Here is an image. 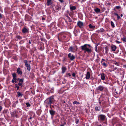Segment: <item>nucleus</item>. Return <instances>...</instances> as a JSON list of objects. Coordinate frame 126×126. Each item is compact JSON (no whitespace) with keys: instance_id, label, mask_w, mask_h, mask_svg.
<instances>
[{"instance_id":"obj_15","label":"nucleus","mask_w":126,"mask_h":126,"mask_svg":"<svg viewBox=\"0 0 126 126\" xmlns=\"http://www.w3.org/2000/svg\"><path fill=\"white\" fill-rule=\"evenodd\" d=\"M70 8L71 10H75L76 9V7L75 6H70Z\"/></svg>"},{"instance_id":"obj_58","label":"nucleus","mask_w":126,"mask_h":126,"mask_svg":"<svg viewBox=\"0 0 126 126\" xmlns=\"http://www.w3.org/2000/svg\"><path fill=\"white\" fill-rule=\"evenodd\" d=\"M65 103V101H64V103Z\"/></svg>"},{"instance_id":"obj_14","label":"nucleus","mask_w":126,"mask_h":126,"mask_svg":"<svg viewBox=\"0 0 126 126\" xmlns=\"http://www.w3.org/2000/svg\"><path fill=\"white\" fill-rule=\"evenodd\" d=\"M101 79L102 80H104L105 79V77L104 74L103 73L101 74Z\"/></svg>"},{"instance_id":"obj_57","label":"nucleus","mask_w":126,"mask_h":126,"mask_svg":"<svg viewBox=\"0 0 126 126\" xmlns=\"http://www.w3.org/2000/svg\"><path fill=\"white\" fill-rule=\"evenodd\" d=\"M116 93L117 94V92H116Z\"/></svg>"},{"instance_id":"obj_28","label":"nucleus","mask_w":126,"mask_h":126,"mask_svg":"<svg viewBox=\"0 0 126 126\" xmlns=\"http://www.w3.org/2000/svg\"><path fill=\"white\" fill-rule=\"evenodd\" d=\"M15 87L16 88H17V90H18L19 89V87L17 85V84H15Z\"/></svg>"},{"instance_id":"obj_35","label":"nucleus","mask_w":126,"mask_h":126,"mask_svg":"<svg viewBox=\"0 0 126 126\" xmlns=\"http://www.w3.org/2000/svg\"><path fill=\"white\" fill-rule=\"evenodd\" d=\"M19 81L21 82H22L23 81V80L22 79H21L19 80Z\"/></svg>"},{"instance_id":"obj_60","label":"nucleus","mask_w":126,"mask_h":126,"mask_svg":"<svg viewBox=\"0 0 126 126\" xmlns=\"http://www.w3.org/2000/svg\"><path fill=\"white\" fill-rule=\"evenodd\" d=\"M30 119H31V118H30Z\"/></svg>"},{"instance_id":"obj_43","label":"nucleus","mask_w":126,"mask_h":126,"mask_svg":"<svg viewBox=\"0 0 126 126\" xmlns=\"http://www.w3.org/2000/svg\"><path fill=\"white\" fill-rule=\"evenodd\" d=\"M116 42H117V43H118V44L120 43V42H119L118 41H116Z\"/></svg>"},{"instance_id":"obj_54","label":"nucleus","mask_w":126,"mask_h":126,"mask_svg":"<svg viewBox=\"0 0 126 126\" xmlns=\"http://www.w3.org/2000/svg\"><path fill=\"white\" fill-rule=\"evenodd\" d=\"M120 16L121 17H122L123 16V15L122 14H121Z\"/></svg>"},{"instance_id":"obj_22","label":"nucleus","mask_w":126,"mask_h":126,"mask_svg":"<svg viewBox=\"0 0 126 126\" xmlns=\"http://www.w3.org/2000/svg\"><path fill=\"white\" fill-rule=\"evenodd\" d=\"M95 110H100V107H96L95 108Z\"/></svg>"},{"instance_id":"obj_30","label":"nucleus","mask_w":126,"mask_h":126,"mask_svg":"<svg viewBox=\"0 0 126 126\" xmlns=\"http://www.w3.org/2000/svg\"><path fill=\"white\" fill-rule=\"evenodd\" d=\"M97 45H96L95 46V50L96 52H97Z\"/></svg>"},{"instance_id":"obj_7","label":"nucleus","mask_w":126,"mask_h":126,"mask_svg":"<svg viewBox=\"0 0 126 126\" xmlns=\"http://www.w3.org/2000/svg\"><path fill=\"white\" fill-rule=\"evenodd\" d=\"M104 88V87L103 86L101 85L99 86L97 88V90L100 91H102Z\"/></svg>"},{"instance_id":"obj_41","label":"nucleus","mask_w":126,"mask_h":126,"mask_svg":"<svg viewBox=\"0 0 126 126\" xmlns=\"http://www.w3.org/2000/svg\"><path fill=\"white\" fill-rule=\"evenodd\" d=\"M60 2L62 3L63 2V0H59Z\"/></svg>"},{"instance_id":"obj_45","label":"nucleus","mask_w":126,"mask_h":126,"mask_svg":"<svg viewBox=\"0 0 126 126\" xmlns=\"http://www.w3.org/2000/svg\"><path fill=\"white\" fill-rule=\"evenodd\" d=\"M68 75L69 76H71V74L70 73H69L68 74Z\"/></svg>"},{"instance_id":"obj_50","label":"nucleus","mask_w":126,"mask_h":126,"mask_svg":"<svg viewBox=\"0 0 126 126\" xmlns=\"http://www.w3.org/2000/svg\"><path fill=\"white\" fill-rule=\"evenodd\" d=\"M124 67H125L126 68V65H124Z\"/></svg>"},{"instance_id":"obj_26","label":"nucleus","mask_w":126,"mask_h":126,"mask_svg":"<svg viewBox=\"0 0 126 126\" xmlns=\"http://www.w3.org/2000/svg\"><path fill=\"white\" fill-rule=\"evenodd\" d=\"M16 38L19 39H21L22 38V37L19 36H16Z\"/></svg>"},{"instance_id":"obj_12","label":"nucleus","mask_w":126,"mask_h":126,"mask_svg":"<svg viewBox=\"0 0 126 126\" xmlns=\"http://www.w3.org/2000/svg\"><path fill=\"white\" fill-rule=\"evenodd\" d=\"M111 47L112 51H115L116 49L117 48L116 46L114 45L111 46Z\"/></svg>"},{"instance_id":"obj_10","label":"nucleus","mask_w":126,"mask_h":126,"mask_svg":"<svg viewBox=\"0 0 126 126\" xmlns=\"http://www.w3.org/2000/svg\"><path fill=\"white\" fill-rule=\"evenodd\" d=\"M17 73L21 75L22 74V72L21 70L20 69V68H17Z\"/></svg>"},{"instance_id":"obj_61","label":"nucleus","mask_w":126,"mask_h":126,"mask_svg":"<svg viewBox=\"0 0 126 126\" xmlns=\"http://www.w3.org/2000/svg\"><path fill=\"white\" fill-rule=\"evenodd\" d=\"M59 64H60V63H59Z\"/></svg>"},{"instance_id":"obj_17","label":"nucleus","mask_w":126,"mask_h":126,"mask_svg":"<svg viewBox=\"0 0 126 126\" xmlns=\"http://www.w3.org/2000/svg\"><path fill=\"white\" fill-rule=\"evenodd\" d=\"M17 96L18 97H22L23 96V94L19 92H17Z\"/></svg>"},{"instance_id":"obj_59","label":"nucleus","mask_w":126,"mask_h":126,"mask_svg":"<svg viewBox=\"0 0 126 126\" xmlns=\"http://www.w3.org/2000/svg\"><path fill=\"white\" fill-rule=\"evenodd\" d=\"M67 75V74L66 75ZM66 76V77H67V76Z\"/></svg>"},{"instance_id":"obj_2","label":"nucleus","mask_w":126,"mask_h":126,"mask_svg":"<svg viewBox=\"0 0 126 126\" xmlns=\"http://www.w3.org/2000/svg\"><path fill=\"white\" fill-rule=\"evenodd\" d=\"M54 99L53 97L51 96L47 99L45 101V103L47 104H51L54 101Z\"/></svg>"},{"instance_id":"obj_29","label":"nucleus","mask_w":126,"mask_h":126,"mask_svg":"<svg viewBox=\"0 0 126 126\" xmlns=\"http://www.w3.org/2000/svg\"><path fill=\"white\" fill-rule=\"evenodd\" d=\"M26 105L27 107H30V104L29 103H26Z\"/></svg>"},{"instance_id":"obj_55","label":"nucleus","mask_w":126,"mask_h":126,"mask_svg":"<svg viewBox=\"0 0 126 126\" xmlns=\"http://www.w3.org/2000/svg\"><path fill=\"white\" fill-rule=\"evenodd\" d=\"M42 20H44L45 19V18H42Z\"/></svg>"},{"instance_id":"obj_31","label":"nucleus","mask_w":126,"mask_h":126,"mask_svg":"<svg viewBox=\"0 0 126 126\" xmlns=\"http://www.w3.org/2000/svg\"><path fill=\"white\" fill-rule=\"evenodd\" d=\"M12 75L13 77H16V75L15 73H13L12 74Z\"/></svg>"},{"instance_id":"obj_23","label":"nucleus","mask_w":126,"mask_h":126,"mask_svg":"<svg viewBox=\"0 0 126 126\" xmlns=\"http://www.w3.org/2000/svg\"><path fill=\"white\" fill-rule=\"evenodd\" d=\"M122 40L124 42H126V38L124 37L122 38Z\"/></svg>"},{"instance_id":"obj_34","label":"nucleus","mask_w":126,"mask_h":126,"mask_svg":"<svg viewBox=\"0 0 126 126\" xmlns=\"http://www.w3.org/2000/svg\"><path fill=\"white\" fill-rule=\"evenodd\" d=\"M65 124L66 123L65 122H64L63 124L61 125L60 126H64Z\"/></svg>"},{"instance_id":"obj_11","label":"nucleus","mask_w":126,"mask_h":126,"mask_svg":"<svg viewBox=\"0 0 126 126\" xmlns=\"http://www.w3.org/2000/svg\"><path fill=\"white\" fill-rule=\"evenodd\" d=\"M99 118H100L102 120H103L105 119V116L103 115H101L99 116Z\"/></svg>"},{"instance_id":"obj_13","label":"nucleus","mask_w":126,"mask_h":126,"mask_svg":"<svg viewBox=\"0 0 126 126\" xmlns=\"http://www.w3.org/2000/svg\"><path fill=\"white\" fill-rule=\"evenodd\" d=\"M94 10L96 13H99L100 11V10L97 8H96L95 9H94Z\"/></svg>"},{"instance_id":"obj_47","label":"nucleus","mask_w":126,"mask_h":126,"mask_svg":"<svg viewBox=\"0 0 126 126\" xmlns=\"http://www.w3.org/2000/svg\"><path fill=\"white\" fill-rule=\"evenodd\" d=\"M0 18H1L2 17V15L1 14H0Z\"/></svg>"},{"instance_id":"obj_52","label":"nucleus","mask_w":126,"mask_h":126,"mask_svg":"<svg viewBox=\"0 0 126 126\" xmlns=\"http://www.w3.org/2000/svg\"><path fill=\"white\" fill-rule=\"evenodd\" d=\"M14 82H16V80H15Z\"/></svg>"},{"instance_id":"obj_3","label":"nucleus","mask_w":126,"mask_h":126,"mask_svg":"<svg viewBox=\"0 0 126 126\" xmlns=\"http://www.w3.org/2000/svg\"><path fill=\"white\" fill-rule=\"evenodd\" d=\"M25 63V65L27 68V69L29 71H30L31 69L30 65L29 64H28L27 61L26 60H25L24 61Z\"/></svg>"},{"instance_id":"obj_24","label":"nucleus","mask_w":126,"mask_h":126,"mask_svg":"<svg viewBox=\"0 0 126 126\" xmlns=\"http://www.w3.org/2000/svg\"><path fill=\"white\" fill-rule=\"evenodd\" d=\"M102 61H101V62L102 64L103 65V66H105V67H106V63H102Z\"/></svg>"},{"instance_id":"obj_8","label":"nucleus","mask_w":126,"mask_h":126,"mask_svg":"<svg viewBox=\"0 0 126 126\" xmlns=\"http://www.w3.org/2000/svg\"><path fill=\"white\" fill-rule=\"evenodd\" d=\"M90 73L89 72H87V73L86 75V77H85V78L86 79H88L90 78Z\"/></svg>"},{"instance_id":"obj_25","label":"nucleus","mask_w":126,"mask_h":126,"mask_svg":"<svg viewBox=\"0 0 126 126\" xmlns=\"http://www.w3.org/2000/svg\"><path fill=\"white\" fill-rule=\"evenodd\" d=\"M73 103L74 104H79V103L76 101H75L73 102Z\"/></svg>"},{"instance_id":"obj_38","label":"nucleus","mask_w":126,"mask_h":126,"mask_svg":"<svg viewBox=\"0 0 126 126\" xmlns=\"http://www.w3.org/2000/svg\"><path fill=\"white\" fill-rule=\"evenodd\" d=\"M2 107L1 106H0V111L2 109Z\"/></svg>"},{"instance_id":"obj_27","label":"nucleus","mask_w":126,"mask_h":126,"mask_svg":"<svg viewBox=\"0 0 126 126\" xmlns=\"http://www.w3.org/2000/svg\"><path fill=\"white\" fill-rule=\"evenodd\" d=\"M111 24L113 27H114V23L113 22L111 21Z\"/></svg>"},{"instance_id":"obj_4","label":"nucleus","mask_w":126,"mask_h":126,"mask_svg":"<svg viewBox=\"0 0 126 126\" xmlns=\"http://www.w3.org/2000/svg\"><path fill=\"white\" fill-rule=\"evenodd\" d=\"M69 49L71 51L74 52L77 50V48L76 47H70L69 48Z\"/></svg>"},{"instance_id":"obj_6","label":"nucleus","mask_w":126,"mask_h":126,"mask_svg":"<svg viewBox=\"0 0 126 126\" xmlns=\"http://www.w3.org/2000/svg\"><path fill=\"white\" fill-rule=\"evenodd\" d=\"M77 25L80 28H81L83 26V23L81 21H79L78 22Z\"/></svg>"},{"instance_id":"obj_36","label":"nucleus","mask_w":126,"mask_h":126,"mask_svg":"<svg viewBox=\"0 0 126 126\" xmlns=\"http://www.w3.org/2000/svg\"><path fill=\"white\" fill-rule=\"evenodd\" d=\"M72 75V76L74 77H75V74L74 73H73Z\"/></svg>"},{"instance_id":"obj_19","label":"nucleus","mask_w":126,"mask_h":126,"mask_svg":"<svg viewBox=\"0 0 126 126\" xmlns=\"http://www.w3.org/2000/svg\"><path fill=\"white\" fill-rule=\"evenodd\" d=\"M28 31V30L26 28H24L22 30V32L24 33L27 32Z\"/></svg>"},{"instance_id":"obj_44","label":"nucleus","mask_w":126,"mask_h":126,"mask_svg":"<svg viewBox=\"0 0 126 126\" xmlns=\"http://www.w3.org/2000/svg\"><path fill=\"white\" fill-rule=\"evenodd\" d=\"M114 15H115L116 16H118V14L117 13H115L114 14Z\"/></svg>"},{"instance_id":"obj_53","label":"nucleus","mask_w":126,"mask_h":126,"mask_svg":"<svg viewBox=\"0 0 126 126\" xmlns=\"http://www.w3.org/2000/svg\"><path fill=\"white\" fill-rule=\"evenodd\" d=\"M102 61H104L105 60L103 59H102Z\"/></svg>"},{"instance_id":"obj_5","label":"nucleus","mask_w":126,"mask_h":126,"mask_svg":"<svg viewBox=\"0 0 126 126\" xmlns=\"http://www.w3.org/2000/svg\"><path fill=\"white\" fill-rule=\"evenodd\" d=\"M68 57L71 60H73L75 59V56L73 55L71 53L68 54Z\"/></svg>"},{"instance_id":"obj_18","label":"nucleus","mask_w":126,"mask_h":126,"mask_svg":"<svg viewBox=\"0 0 126 126\" xmlns=\"http://www.w3.org/2000/svg\"><path fill=\"white\" fill-rule=\"evenodd\" d=\"M62 73H64L65 72L66 68L64 67H62Z\"/></svg>"},{"instance_id":"obj_33","label":"nucleus","mask_w":126,"mask_h":126,"mask_svg":"<svg viewBox=\"0 0 126 126\" xmlns=\"http://www.w3.org/2000/svg\"><path fill=\"white\" fill-rule=\"evenodd\" d=\"M18 85L19 86H22V83H18Z\"/></svg>"},{"instance_id":"obj_51","label":"nucleus","mask_w":126,"mask_h":126,"mask_svg":"<svg viewBox=\"0 0 126 126\" xmlns=\"http://www.w3.org/2000/svg\"><path fill=\"white\" fill-rule=\"evenodd\" d=\"M29 43H30V44H31V41L30 40H29Z\"/></svg>"},{"instance_id":"obj_16","label":"nucleus","mask_w":126,"mask_h":126,"mask_svg":"<svg viewBox=\"0 0 126 126\" xmlns=\"http://www.w3.org/2000/svg\"><path fill=\"white\" fill-rule=\"evenodd\" d=\"M51 0H47V5L48 6H49V5L51 4L52 3Z\"/></svg>"},{"instance_id":"obj_21","label":"nucleus","mask_w":126,"mask_h":126,"mask_svg":"<svg viewBox=\"0 0 126 126\" xmlns=\"http://www.w3.org/2000/svg\"><path fill=\"white\" fill-rule=\"evenodd\" d=\"M105 49L106 50V53H107L109 50L108 47H105Z\"/></svg>"},{"instance_id":"obj_9","label":"nucleus","mask_w":126,"mask_h":126,"mask_svg":"<svg viewBox=\"0 0 126 126\" xmlns=\"http://www.w3.org/2000/svg\"><path fill=\"white\" fill-rule=\"evenodd\" d=\"M49 112L52 117L54 116L55 114V111L53 110H49Z\"/></svg>"},{"instance_id":"obj_39","label":"nucleus","mask_w":126,"mask_h":126,"mask_svg":"<svg viewBox=\"0 0 126 126\" xmlns=\"http://www.w3.org/2000/svg\"><path fill=\"white\" fill-rule=\"evenodd\" d=\"M117 19H119L120 18V17L118 15V16H117Z\"/></svg>"},{"instance_id":"obj_48","label":"nucleus","mask_w":126,"mask_h":126,"mask_svg":"<svg viewBox=\"0 0 126 126\" xmlns=\"http://www.w3.org/2000/svg\"><path fill=\"white\" fill-rule=\"evenodd\" d=\"M66 81V80L65 79L64 80V82H63V83H64Z\"/></svg>"},{"instance_id":"obj_49","label":"nucleus","mask_w":126,"mask_h":126,"mask_svg":"<svg viewBox=\"0 0 126 126\" xmlns=\"http://www.w3.org/2000/svg\"><path fill=\"white\" fill-rule=\"evenodd\" d=\"M114 70H116L117 69V68H116V67H115L114 68Z\"/></svg>"},{"instance_id":"obj_37","label":"nucleus","mask_w":126,"mask_h":126,"mask_svg":"<svg viewBox=\"0 0 126 126\" xmlns=\"http://www.w3.org/2000/svg\"><path fill=\"white\" fill-rule=\"evenodd\" d=\"M120 7V6H116V8L117 9H119Z\"/></svg>"},{"instance_id":"obj_56","label":"nucleus","mask_w":126,"mask_h":126,"mask_svg":"<svg viewBox=\"0 0 126 126\" xmlns=\"http://www.w3.org/2000/svg\"><path fill=\"white\" fill-rule=\"evenodd\" d=\"M98 126H101V125H99Z\"/></svg>"},{"instance_id":"obj_1","label":"nucleus","mask_w":126,"mask_h":126,"mask_svg":"<svg viewBox=\"0 0 126 126\" xmlns=\"http://www.w3.org/2000/svg\"><path fill=\"white\" fill-rule=\"evenodd\" d=\"M81 49L85 51V52H86L89 53H91L92 52L91 46L89 45L85 44L81 47Z\"/></svg>"},{"instance_id":"obj_20","label":"nucleus","mask_w":126,"mask_h":126,"mask_svg":"<svg viewBox=\"0 0 126 126\" xmlns=\"http://www.w3.org/2000/svg\"><path fill=\"white\" fill-rule=\"evenodd\" d=\"M89 27L90 28L94 29L95 28V26L92 25L91 24H90L89 25Z\"/></svg>"},{"instance_id":"obj_40","label":"nucleus","mask_w":126,"mask_h":126,"mask_svg":"<svg viewBox=\"0 0 126 126\" xmlns=\"http://www.w3.org/2000/svg\"><path fill=\"white\" fill-rule=\"evenodd\" d=\"M13 79L14 80H16V77H13Z\"/></svg>"},{"instance_id":"obj_32","label":"nucleus","mask_w":126,"mask_h":126,"mask_svg":"<svg viewBox=\"0 0 126 126\" xmlns=\"http://www.w3.org/2000/svg\"><path fill=\"white\" fill-rule=\"evenodd\" d=\"M117 66L119 65V63L117 62H115L114 63Z\"/></svg>"},{"instance_id":"obj_46","label":"nucleus","mask_w":126,"mask_h":126,"mask_svg":"<svg viewBox=\"0 0 126 126\" xmlns=\"http://www.w3.org/2000/svg\"><path fill=\"white\" fill-rule=\"evenodd\" d=\"M79 122V120H77L76 121V123L78 124Z\"/></svg>"},{"instance_id":"obj_42","label":"nucleus","mask_w":126,"mask_h":126,"mask_svg":"<svg viewBox=\"0 0 126 126\" xmlns=\"http://www.w3.org/2000/svg\"><path fill=\"white\" fill-rule=\"evenodd\" d=\"M15 80H14L13 79L12 80V83H14V82Z\"/></svg>"}]
</instances>
